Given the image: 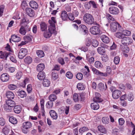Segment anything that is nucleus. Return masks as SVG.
I'll return each instance as SVG.
<instances>
[{"label": "nucleus", "instance_id": "72a5a7b5", "mask_svg": "<svg viewBox=\"0 0 135 135\" xmlns=\"http://www.w3.org/2000/svg\"><path fill=\"white\" fill-rule=\"evenodd\" d=\"M36 54L37 56L41 58L45 55V54L44 51L41 50H38L36 51Z\"/></svg>", "mask_w": 135, "mask_h": 135}, {"label": "nucleus", "instance_id": "58836bf2", "mask_svg": "<svg viewBox=\"0 0 135 135\" xmlns=\"http://www.w3.org/2000/svg\"><path fill=\"white\" fill-rule=\"evenodd\" d=\"M32 61V59L31 58L30 56H27L24 59L25 62L27 64H30Z\"/></svg>", "mask_w": 135, "mask_h": 135}, {"label": "nucleus", "instance_id": "bf43d9fd", "mask_svg": "<svg viewBox=\"0 0 135 135\" xmlns=\"http://www.w3.org/2000/svg\"><path fill=\"white\" fill-rule=\"evenodd\" d=\"M65 6V9L67 12H70L71 11V7L68 4H66Z\"/></svg>", "mask_w": 135, "mask_h": 135}, {"label": "nucleus", "instance_id": "0e129e2a", "mask_svg": "<svg viewBox=\"0 0 135 135\" xmlns=\"http://www.w3.org/2000/svg\"><path fill=\"white\" fill-rule=\"evenodd\" d=\"M27 91L28 93H30L32 91V85L30 84H29L27 85Z\"/></svg>", "mask_w": 135, "mask_h": 135}, {"label": "nucleus", "instance_id": "e2e57ef3", "mask_svg": "<svg viewBox=\"0 0 135 135\" xmlns=\"http://www.w3.org/2000/svg\"><path fill=\"white\" fill-rule=\"evenodd\" d=\"M92 44V46L94 47H97L98 45V42L97 40H93Z\"/></svg>", "mask_w": 135, "mask_h": 135}, {"label": "nucleus", "instance_id": "aec40b11", "mask_svg": "<svg viewBox=\"0 0 135 135\" xmlns=\"http://www.w3.org/2000/svg\"><path fill=\"white\" fill-rule=\"evenodd\" d=\"M29 4L31 8L35 9H37L38 7V4L34 1H30Z\"/></svg>", "mask_w": 135, "mask_h": 135}, {"label": "nucleus", "instance_id": "6e6d98bb", "mask_svg": "<svg viewBox=\"0 0 135 135\" xmlns=\"http://www.w3.org/2000/svg\"><path fill=\"white\" fill-rule=\"evenodd\" d=\"M106 17L109 20H110L112 21H114L115 20L114 18L109 14H108L107 15Z\"/></svg>", "mask_w": 135, "mask_h": 135}, {"label": "nucleus", "instance_id": "bb28decb", "mask_svg": "<svg viewBox=\"0 0 135 135\" xmlns=\"http://www.w3.org/2000/svg\"><path fill=\"white\" fill-rule=\"evenodd\" d=\"M97 103L95 102L91 104V107L92 109L94 110H96L99 108V105Z\"/></svg>", "mask_w": 135, "mask_h": 135}, {"label": "nucleus", "instance_id": "c756f323", "mask_svg": "<svg viewBox=\"0 0 135 135\" xmlns=\"http://www.w3.org/2000/svg\"><path fill=\"white\" fill-rule=\"evenodd\" d=\"M41 30L42 31H45L47 28V25L44 22H42L40 24Z\"/></svg>", "mask_w": 135, "mask_h": 135}, {"label": "nucleus", "instance_id": "864d4df0", "mask_svg": "<svg viewBox=\"0 0 135 135\" xmlns=\"http://www.w3.org/2000/svg\"><path fill=\"white\" fill-rule=\"evenodd\" d=\"M59 77L57 73L53 72L52 74V79L55 80L57 79Z\"/></svg>", "mask_w": 135, "mask_h": 135}, {"label": "nucleus", "instance_id": "c85d7f7f", "mask_svg": "<svg viewBox=\"0 0 135 135\" xmlns=\"http://www.w3.org/2000/svg\"><path fill=\"white\" fill-rule=\"evenodd\" d=\"M11 100H7L6 102V104L13 108L15 105V103L14 101Z\"/></svg>", "mask_w": 135, "mask_h": 135}, {"label": "nucleus", "instance_id": "423d86ee", "mask_svg": "<svg viewBox=\"0 0 135 135\" xmlns=\"http://www.w3.org/2000/svg\"><path fill=\"white\" fill-rule=\"evenodd\" d=\"M49 31L45 32L44 33V35L45 37L46 38H49L50 37L52 33H55V29L52 28L51 27H49Z\"/></svg>", "mask_w": 135, "mask_h": 135}, {"label": "nucleus", "instance_id": "f8f14e48", "mask_svg": "<svg viewBox=\"0 0 135 135\" xmlns=\"http://www.w3.org/2000/svg\"><path fill=\"white\" fill-rule=\"evenodd\" d=\"M95 97H94L93 100L95 102L100 103L103 101V100L100 98V95L98 93H95Z\"/></svg>", "mask_w": 135, "mask_h": 135}, {"label": "nucleus", "instance_id": "5701e85b", "mask_svg": "<svg viewBox=\"0 0 135 135\" xmlns=\"http://www.w3.org/2000/svg\"><path fill=\"white\" fill-rule=\"evenodd\" d=\"M105 86H104V85L102 83H100L98 85V88L99 90L103 91L107 89V86L105 85Z\"/></svg>", "mask_w": 135, "mask_h": 135}, {"label": "nucleus", "instance_id": "0eeeda50", "mask_svg": "<svg viewBox=\"0 0 135 135\" xmlns=\"http://www.w3.org/2000/svg\"><path fill=\"white\" fill-rule=\"evenodd\" d=\"M108 11L110 14L117 15L119 13V11L118 8L114 6H111L109 7Z\"/></svg>", "mask_w": 135, "mask_h": 135}, {"label": "nucleus", "instance_id": "dca6fc26", "mask_svg": "<svg viewBox=\"0 0 135 135\" xmlns=\"http://www.w3.org/2000/svg\"><path fill=\"white\" fill-rule=\"evenodd\" d=\"M6 94L7 98L10 99H13L15 97L14 94L12 92L10 91H7Z\"/></svg>", "mask_w": 135, "mask_h": 135}, {"label": "nucleus", "instance_id": "052dcab7", "mask_svg": "<svg viewBox=\"0 0 135 135\" xmlns=\"http://www.w3.org/2000/svg\"><path fill=\"white\" fill-rule=\"evenodd\" d=\"M76 78L79 80H81L83 78V75L81 73H79L76 75Z\"/></svg>", "mask_w": 135, "mask_h": 135}, {"label": "nucleus", "instance_id": "4c0bfd02", "mask_svg": "<svg viewBox=\"0 0 135 135\" xmlns=\"http://www.w3.org/2000/svg\"><path fill=\"white\" fill-rule=\"evenodd\" d=\"M20 33L22 35H24L26 33V30L25 27L23 26H21L19 31Z\"/></svg>", "mask_w": 135, "mask_h": 135}, {"label": "nucleus", "instance_id": "774afa93", "mask_svg": "<svg viewBox=\"0 0 135 135\" xmlns=\"http://www.w3.org/2000/svg\"><path fill=\"white\" fill-rule=\"evenodd\" d=\"M24 39L27 43L31 40V38L30 37L26 36H24Z\"/></svg>", "mask_w": 135, "mask_h": 135}, {"label": "nucleus", "instance_id": "69168bd1", "mask_svg": "<svg viewBox=\"0 0 135 135\" xmlns=\"http://www.w3.org/2000/svg\"><path fill=\"white\" fill-rule=\"evenodd\" d=\"M4 8V6L3 5L0 6V17L3 15Z\"/></svg>", "mask_w": 135, "mask_h": 135}, {"label": "nucleus", "instance_id": "4d7b16f0", "mask_svg": "<svg viewBox=\"0 0 135 135\" xmlns=\"http://www.w3.org/2000/svg\"><path fill=\"white\" fill-rule=\"evenodd\" d=\"M81 71L84 74V75H85L86 76H88L90 75L89 73L87 72L85 69H81Z\"/></svg>", "mask_w": 135, "mask_h": 135}, {"label": "nucleus", "instance_id": "f03ea898", "mask_svg": "<svg viewBox=\"0 0 135 135\" xmlns=\"http://www.w3.org/2000/svg\"><path fill=\"white\" fill-rule=\"evenodd\" d=\"M32 127V124L30 122H26L22 124L21 128L22 132L25 133H27L28 132V129Z\"/></svg>", "mask_w": 135, "mask_h": 135}, {"label": "nucleus", "instance_id": "a18cd8bd", "mask_svg": "<svg viewBox=\"0 0 135 135\" xmlns=\"http://www.w3.org/2000/svg\"><path fill=\"white\" fill-rule=\"evenodd\" d=\"M9 130L7 127L5 126L3 129V132L5 135H7L8 134Z\"/></svg>", "mask_w": 135, "mask_h": 135}, {"label": "nucleus", "instance_id": "a878e982", "mask_svg": "<svg viewBox=\"0 0 135 135\" xmlns=\"http://www.w3.org/2000/svg\"><path fill=\"white\" fill-rule=\"evenodd\" d=\"M94 65L96 68L98 69L102 68L103 67L102 63L98 61H97L95 62Z\"/></svg>", "mask_w": 135, "mask_h": 135}, {"label": "nucleus", "instance_id": "7c9ffc66", "mask_svg": "<svg viewBox=\"0 0 135 135\" xmlns=\"http://www.w3.org/2000/svg\"><path fill=\"white\" fill-rule=\"evenodd\" d=\"M115 36L116 37L122 39L124 37V34H123V33L120 32H116L115 34Z\"/></svg>", "mask_w": 135, "mask_h": 135}, {"label": "nucleus", "instance_id": "ddd939ff", "mask_svg": "<svg viewBox=\"0 0 135 135\" xmlns=\"http://www.w3.org/2000/svg\"><path fill=\"white\" fill-rule=\"evenodd\" d=\"M9 75L6 73L3 74L1 76V79L3 82H6L9 79Z\"/></svg>", "mask_w": 135, "mask_h": 135}, {"label": "nucleus", "instance_id": "13d9d810", "mask_svg": "<svg viewBox=\"0 0 135 135\" xmlns=\"http://www.w3.org/2000/svg\"><path fill=\"white\" fill-rule=\"evenodd\" d=\"M120 61V58L118 56L115 57L114 59V62L116 65L118 64Z\"/></svg>", "mask_w": 135, "mask_h": 135}, {"label": "nucleus", "instance_id": "8fccbe9b", "mask_svg": "<svg viewBox=\"0 0 135 135\" xmlns=\"http://www.w3.org/2000/svg\"><path fill=\"white\" fill-rule=\"evenodd\" d=\"M89 130L88 128L86 127H83L80 128L79 130V132L81 133L84 132L88 131Z\"/></svg>", "mask_w": 135, "mask_h": 135}, {"label": "nucleus", "instance_id": "6e6552de", "mask_svg": "<svg viewBox=\"0 0 135 135\" xmlns=\"http://www.w3.org/2000/svg\"><path fill=\"white\" fill-rule=\"evenodd\" d=\"M100 29L98 26H94L90 28V32L92 34L97 35L100 33Z\"/></svg>", "mask_w": 135, "mask_h": 135}, {"label": "nucleus", "instance_id": "79ce46f5", "mask_svg": "<svg viewBox=\"0 0 135 135\" xmlns=\"http://www.w3.org/2000/svg\"><path fill=\"white\" fill-rule=\"evenodd\" d=\"M77 88L79 90H83L84 89V86L82 83H79L77 84Z\"/></svg>", "mask_w": 135, "mask_h": 135}, {"label": "nucleus", "instance_id": "f257e3e1", "mask_svg": "<svg viewBox=\"0 0 135 135\" xmlns=\"http://www.w3.org/2000/svg\"><path fill=\"white\" fill-rule=\"evenodd\" d=\"M84 21L89 25H91L94 23V19L93 16L88 13L85 14L83 18Z\"/></svg>", "mask_w": 135, "mask_h": 135}, {"label": "nucleus", "instance_id": "412c9836", "mask_svg": "<svg viewBox=\"0 0 135 135\" xmlns=\"http://www.w3.org/2000/svg\"><path fill=\"white\" fill-rule=\"evenodd\" d=\"M18 96L21 98H24L26 96L27 94L26 92L24 90H20L17 92Z\"/></svg>", "mask_w": 135, "mask_h": 135}, {"label": "nucleus", "instance_id": "39448f33", "mask_svg": "<svg viewBox=\"0 0 135 135\" xmlns=\"http://www.w3.org/2000/svg\"><path fill=\"white\" fill-rule=\"evenodd\" d=\"M90 68L91 69L94 74L97 75L104 76H106L108 75L106 73H103L92 66Z\"/></svg>", "mask_w": 135, "mask_h": 135}, {"label": "nucleus", "instance_id": "49530a36", "mask_svg": "<svg viewBox=\"0 0 135 135\" xmlns=\"http://www.w3.org/2000/svg\"><path fill=\"white\" fill-rule=\"evenodd\" d=\"M102 56V59L103 61L105 62L107 61L108 60V57L107 55L105 54H103Z\"/></svg>", "mask_w": 135, "mask_h": 135}, {"label": "nucleus", "instance_id": "1a4fd4ad", "mask_svg": "<svg viewBox=\"0 0 135 135\" xmlns=\"http://www.w3.org/2000/svg\"><path fill=\"white\" fill-rule=\"evenodd\" d=\"M27 50L25 48H22L19 51L18 54V57L20 59H23L27 53Z\"/></svg>", "mask_w": 135, "mask_h": 135}, {"label": "nucleus", "instance_id": "e433bc0d", "mask_svg": "<svg viewBox=\"0 0 135 135\" xmlns=\"http://www.w3.org/2000/svg\"><path fill=\"white\" fill-rule=\"evenodd\" d=\"M50 84V81L48 79H45L43 80V84L44 86L45 87L49 86Z\"/></svg>", "mask_w": 135, "mask_h": 135}, {"label": "nucleus", "instance_id": "9b49d317", "mask_svg": "<svg viewBox=\"0 0 135 135\" xmlns=\"http://www.w3.org/2000/svg\"><path fill=\"white\" fill-rule=\"evenodd\" d=\"M27 14L31 17H33L35 15V12L33 10L30 8H27L26 9Z\"/></svg>", "mask_w": 135, "mask_h": 135}, {"label": "nucleus", "instance_id": "a19ab883", "mask_svg": "<svg viewBox=\"0 0 135 135\" xmlns=\"http://www.w3.org/2000/svg\"><path fill=\"white\" fill-rule=\"evenodd\" d=\"M80 99V97L78 94L76 93H74L73 95V99L75 102L78 101Z\"/></svg>", "mask_w": 135, "mask_h": 135}, {"label": "nucleus", "instance_id": "f704fd0d", "mask_svg": "<svg viewBox=\"0 0 135 135\" xmlns=\"http://www.w3.org/2000/svg\"><path fill=\"white\" fill-rule=\"evenodd\" d=\"M21 109L20 106L16 105L15 106L13 110L15 113L17 114H19L20 112L21 111Z\"/></svg>", "mask_w": 135, "mask_h": 135}, {"label": "nucleus", "instance_id": "7ed1b4c3", "mask_svg": "<svg viewBox=\"0 0 135 135\" xmlns=\"http://www.w3.org/2000/svg\"><path fill=\"white\" fill-rule=\"evenodd\" d=\"M110 26V30L113 32H115L117 29L119 30H121L120 25L119 23L117 22L111 23Z\"/></svg>", "mask_w": 135, "mask_h": 135}, {"label": "nucleus", "instance_id": "de8ad7c7", "mask_svg": "<svg viewBox=\"0 0 135 135\" xmlns=\"http://www.w3.org/2000/svg\"><path fill=\"white\" fill-rule=\"evenodd\" d=\"M102 121L104 124H108L109 122V119L108 117H103L102 119Z\"/></svg>", "mask_w": 135, "mask_h": 135}, {"label": "nucleus", "instance_id": "f3484780", "mask_svg": "<svg viewBox=\"0 0 135 135\" xmlns=\"http://www.w3.org/2000/svg\"><path fill=\"white\" fill-rule=\"evenodd\" d=\"M100 38L103 42L105 43L108 44L110 42L109 38L105 35H102L100 36Z\"/></svg>", "mask_w": 135, "mask_h": 135}, {"label": "nucleus", "instance_id": "c9c22d12", "mask_svg": "<svg viewBox=\"0 0 135 135\" xmlns=\"http://www.w3.org/2000/svg\"><path fill=\"white\" fill-rule=\"evenodd\" d=\"M29 23V21L28 20L26 19L25 18H23L21 21L20 24L21 26L26 25Z\"/></svg>", "mask_w": 135, "mask_h": 135}, {"label": "nucleus", "instance_id": "37998d69", "mask_svg": "<svg viewBox=\"0 0 135 135\" xmlns=\"http://www.w3.org/2000/svg\"><path fill=\"white\" fill-rule=\"evenodd\" d=\"M49 98L50 101L52 102L57 99V97L54 94H51L49 96Z\"/></svg>", "mask_w": 135, "mask_h": 135}, {"label": "nucleus", "instance_id": "4be33fe9", "mask_svg": "<svg viewBox=\"0 0 135 135\" xmlns=\"http://www.w3.org/2000/svg\"><path fill=\"white\" fill-rule=\"evenodd\" d=\"M98 130L100 132L103 133L105 134L107 132V130L103 126L100 125L98 127Z\"/></svg>", "mask_w": 135, "mask_h": 135}, {"label": "nucleus", "instance_id": "5fc2aeb1", "mask_svg": "<svg viewBox=\"0 0 135 135\" xmlns=\"http://www.w3.org/2000/svg\"><path fill=\"white\" fill-rule=\"evenodd\" d=\"M123 33L124 34V36H129L131 34V32L128 30H123Z\"/></svg>", "mask_w": 135, "mask_h": 135}, {"label": "nucleus", "instance_id": "09e8293b", "mask_svg": "<svg viewBox=\"0 0 135 135\" xmlns=\"http://www.w3.org/2000/svg\"><path fill=\"white\" fill-rule=\"evenodd\" d=\"M8 87L10 90H13L17 88V86L13 84H10L8 85Z\"/></svg>", "mask_w": 135, "mask_h": 135}, {"label": "nucleus", "instance_id": "20e7f679", "mask_svg": "<svg viewBox=\"0 0 135 135\" xmlns=\"http://www.w3.org/2000/svg\"><path fill=\"white\" fill-rule=\"evenodd\" d=\"M133 41L132 39L129 37H124L121 40L122 44L125 46L131 45Z\"/></svg>", "mask_w": 135, "mask_h": 135}, {"label": "nucleus", "instance_id": "6ab92c4d", "mask_svg": "<svg viewBox=\"0 0 135 135\" xmlns=\"http://www.w3.org/2000/svg\"><path fill=\"white\" fill-rule=\"evenodd\" d=\"M49 113L50 116L53 119H56L57 118V114L55 110H50Z\"/></svg>", "mask_w": 135, "mask_h": 135}, {"label": "nucleus", "instance_id": "c03bdc74", "mask_svg": "<svg viewBox=\"0 0 135 135\" xmlns=\"http://www.w3.org/2000/svg\"><path fill=\"white\" fill-rule=\"evenodd\" d=\"M12 108L6 104L4 106V108L5 110L8 112H11L12 110Z\"/></svg>", "mask_w": 135, "mask_h": 135}, {"label": "nucleus", "instance_id": "473e14b6", "mask_svg": "<svg viewBox=\"0 0 135 135\" xmlns=\"http://www.w3.org/2000/svg\"><path fill=\"white\" fill-rule=\"evenodd\" d=\"M0 57L1 59H6L8 57L9 54L8 53L6 52H3L2 51V52L0 53Z\"/></svg>", "mask_w": 135, "mask_h": 135}, {"label": "nucleus", "instance_id": "603ef678", "mask_svg": "<svg viewBox=\"0 0 135 135\" xmlns=\"http://www.w3.org/2000/svg\"><path fill=\"white\" fill-rule=\"evenodd\" d=\"M127 98L128 101H129L131 102L134 99V96L132 93H130L128 95Z\"/></svg>", "mask_w": 135, "mask_h": 135}, {"label": "nucleus", "instance_id": "393cba45", "mask_svg": "<svg viewBox=\"0 0 135 135\" xmlns=\"http://www.w3.org/2000/svg\"><path fill=\"white\" fill-rule=\"evenodd\" d=\"M45 68V66L43 64L41 63L38 64L36 68L37 70L38 71H42Z\"/></svg>", "mask_w": 135, "mask_h": 135}, {"label": "nucleus", "instance_id": "cd10ccee", "mask_svg": "<svg viewBox=\"0 0 135 135\" xmlns=\"http://www.w3.org/2000/svg\"><path fill=\"white\" fill-rule=\"evenodd\" d=\"M9 120L10 123L13 124H16L17 122L16 118L13 116L10 117L9 118Z\"/></svg>", "mask_w": 135, "mask_h": 135}, {"label": "nucleus", "instance_id": "a211bd4d", "mask_svg": "<svg viewBox=\"0 0 135 135\" xmlns=\"http://www.w3.org/2000/svg\"><path fill=\"white\" fill-rule=\"evenodd\" d=\"M45 76V74L43 71L40 72L37 75L38 78L40 80L44 79Z\"/></svg>", "mask_w": 135, "mask_h": 135}, {"label": "nucleus", "instance_id": "2eb2a0df", "mask_svg": "<svg viewBox=\"0 0 135 135\" xmlns=\"http://www.w3.org/2000/svg\"><path fill=\"white\" fill-rule=\"evenodd\" d=\"M49 22L50 24L49 27H51L52 28L55 29V23H56V21L55 20V18L54 17H52L51 18V20H50L49 21Z\"/></svg>", "mask_w": 135, "mask_h": 135}, {"label": "nucleus", "instance_id": "338daca9", "mask_svg": "<svg viewBox=\"0 0 135 135\" xmlns=\"http://www.w3.org/2000/svg\"><path fill=\"white\" fill-rule=\"evenodd\" d=\"M66 76L69 79H71L73 77V74L70 72H68L66 74Z\"/></svg>", "mask_w": 135, "mask_h": 135}, {"label": "nucleus", "instance_id": "4468645a", "mask_svg": "<svg viewBox=\"0 0 135 135\" xmlns=\"http://www.w3.org/2000/svg\"><path fill=\"white\" fill-rule=\"evenodd\" d=\"M11 40L14 42H18L21 40V38L16 35H12L11 38L10 39L9 41L10 42H11Z\"/></svg>", "mask_w": 135, "mask_h": 135}, {"label": "nucleus", "instance_id": "9d476101", "mask_svg": "<svg viewBox=\"0 0 135 135\" xmlns=\"http://www.w3.org/2000/svg\"><path fill=\"white\" fill-rule=\"evenodd\" d=\"M121 94V91L118 90H114L112 92V96L113 98L115 99H118Z\"/></svg>", "mask_w": 135, "mask_h": 135}, {"label": "nucleus", "instance_id": "b1692460", "mask_svg": "<svg viewBox=\"0 0 135 135\" xmlns=\"http://www.w3.org/2000/svg\"><path fill=\"white\" fill-rule=\"evenodd\" d=\"M68 15L67 12L65 11L62 12L61 15V17L63 20H66L68 18Z\"/></svg>", "mask_w": 135, "mask_h": 135}, {"label": "nucleus", "instance_id": "3c124183", "mask_svg": "<svg viewBox=\"0 0 135 135\" xmlns=\"http://www.w3.org/2000/svg\"><path fill=\"white\" fill-rule=\"evenodd\" d=\"M53 106V103L51 101L48 102L46 105V107L48 109L51 108Z\"/></svg>", "mask_w": 135, "mask_h": 135}, {"label": "nucleus", "instance_id": "680f3d73", "mask_svg": "<svg viewBox=\"0 0 135 135\" xmlns=\"http://www.w3.org/2000/svg\"><path fill=\"white\" fill-rule=\"evenodd\" d=\"M68 15V18L70 20L73 21L74 19V16L73 13H69Z\"/></svg>", "mask_w": 135, "mask_h": 135}, {"label": "nucleus", "instance_id": "2f4dec72", "mask_svg": "<svg viewBox=\"0 0 135 135\" xmlns=\"http://www.w3.org/2000/svg\"><path fill=\"white\" fill-rule=\"evenodd\" d=\"M97 51L99 54L103 55L105 52V49L103 47H99L97 49Z\"/></svg>", "mask_w": 135, "mask_h": 135}, {"label": "nucleus", "instance_id": "ea45409f", "mask_svg": "<svg viewBox=\"0 0 135 135\" xmlns=\"http://www.w3.org/2000/svg\"><path fill=\"white\" fill-rule=\"evenodd\" d=\"M80 27L82 30L84 31V32L85 33L84 34H87L88 32V29L87 27L84 25H80Z\"/></svg>", "mask_w": 135, "mask_h": 135}]
</instances>
